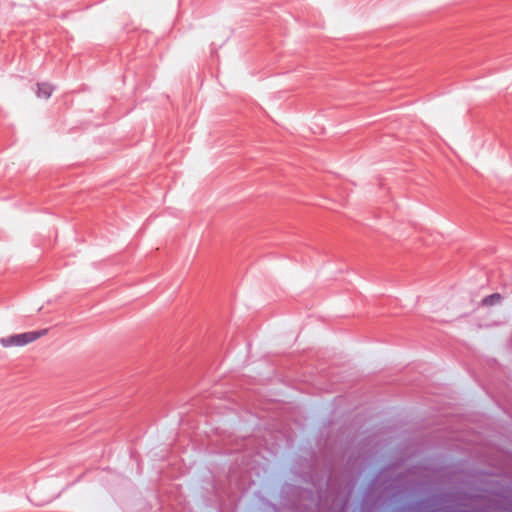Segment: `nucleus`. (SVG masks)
I'll return each instance as SVG.
<instances>
[{
  "label": "nucleus",
  "mask_w": 512,
  "mask_h": 512,
  "mask_svg": "<svg viewBox=\"0 0 512 512\" xmlns=\"http://www.w3.org/2000/svg\"><path fill=\"white\" fill-rule=\"evenodd\" d=\"M48 333L47 329L13 334L0 338V344L4 348L23 347L31 344Z\"/></svg>",
  "instance_id": "1"
},
{
  "label": "nucleus",
  "mask_w": 512,
  "mask_h": 512,
  "mask_svg": "<svg viewBox=\"0 0 512 512\" xmlns=\"http://www.w3.org/2000/svg\"><path fill=\"white\" fill-rule=\"evenodd\" d=\"M502 301V296L499 293L491 294L482 299L481 304L483 306H495L498 305Z\"/></svg>",
  "instance_id": "3"
},
{
  "label": "nucleus",
  "mask_w": 512,
  "mask_h": 512,
  "mask_svg": "<svg viewBox=\"0 0 512 512\" xmlns=\"http://www.w3.org/2000/svg\"><path fill=\"white\" fill-rule=\"evenodd\" d=\"M54 87L46 82L37 84L36 95L40 99H48L52 95Z\"/></svg>",
  "instance_id": "2"
}]
</instances>
